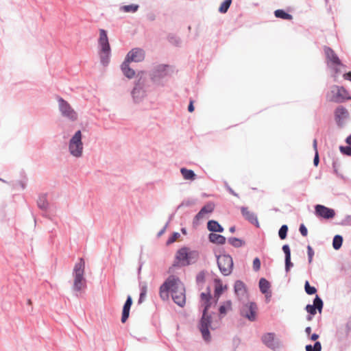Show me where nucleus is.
Listing matches in <instances>:
<instances>
[{
  "label": "nucleus",
  "mask_w": 351,
  "mask_h": 351,
  "mask_svg": "<svg viewBox=\"0 0 351 351\" xmlns=\"http://www.w3.org/2000/svg\"><path fill=\"white\" fill-rule=\"evenodd\" d=\"M257 305L254 302H250L242 305L240 314L250 322H254L257 315Z\"/></svg>",
  "instance_id": "f8f14e48"
},
{
  "label": "nucleus",
  "mask_w": 351,
  "mask_h": 351,
  "mask_svg": "<svg viewBox=\"0 0 351 351\" xmlns=\"http://www.w3.org/2000/svg\"><path fill=\"white\" fill-rule=\"evenodd\" d=\"M145 59V51L141 48H134L126 55L125 60L132 62H141Z\"/></svg>",
  "instance_id": "f3484780"
},
{
  "label": "nucleus",
  "mask_w": 351,
  "mask_h": 351,
  "mask_svg": "<svg viewBox=\"0 0 351 351\" xmlns=\"http://www.w3.org/2000/svg\"><path fill=\"white\" fill-rule=\"evenodd\" d=\"M98 45L101 64L104 66H107L110 62L111 47L109 43L107 31L104 29H99Z\"/></svg>",
  "instance_id": "7ed1b4c3"
},
{
  "label": "nucleus",
  "mask_w": 351,
  "mask_h": 351,
  "mask_svg": "<svg viewBox=\"0 0 351 351\" xmlns=\"http://www.w3.org/2000/svg\"><path fill=\"white\" fill-rule=\"evenodd\" d=\"M304 291L306 293V294H308L309 295H314L317 291L316 287L314 286H311L308 280L305 281Z\"/></svg>",
  "instance_id": "58836bf2"
},
{
  "label": "nucleus",
  "mask_w": 351,
  "mask_h": 351,
  "mask_svg": "<svg viewBox=\"0 0 351 351\" xmlns=\"http://www.w3.org/2000/svg\"><path fill=\"white\" fill-rule=\"evenodd\" d=\"M177 279L174 278V275L169 276L165 281L160 287L159 294L160 298L163 300H167L171 293V287L175 286Z\"/></svg>",
  "instance_id": "ddd939ff"
},
{
  "label": "nucleus",
  "mask_w": 351,
  "mask_h": 351,
  "mask_svg": "<svg viewBox=\"0 0 351 351\" xmlns=\"http://www.w3.org/2000/svg\"><path fill=\"white\" fill-rule=\"evenodd\" d=\"M324 51L325 53V56L328 62H330V64L333 66H339L342 67H345L346 66L341 62L337 54L335 52V51L327 46H324Z\"/></svg>",
  "instance_id": "a211bd4d"
},
{
  "label": "nucleus",
  "mask_w": 351,
  "mask_h": 351,
  "mask_svg": "<svg viewBox=\"0 0 351 351\" xmlns=\"http://www.w3.org/2000/svg\"><path fill=\"white\" fill-rule=\"evenodd\" d=\"M332 169L335 174H338V168L340 167V162L337 158L332 159Z\"/></svg>",
  "instance_id": "5fc2aeb1"
},
{
  "label": "nucleus",
  "mask_w": 351,
  "mask_h": 351,
  "mask_svg": "<svg viewBox=\"0 0 351 351\" xmlns=\"http://www.w3.org/2000/svg\"><path fill=\"white\" fill-rule=\"evenodd\" d=\"M215 209V204L213 202H208L206 203L200 210L203 213V214H209L213 212Z\"/></svg>",
  "instance_id": "c9c22d12"
},
{
  "label": "nucleus",
  "mask_w": 351,
  "mask_h": 351,
  "mask_svg": "<svg viewBox=\"0 0 351 351\" xmlns=\"http://www.w3.org/2000/svg\"><path fill=\"white\" fill-rule=\"evenodd\" d=\"M338 224L341 226H351V215H346L344 219H342L341 221L338 223Z\"/></svg>",
  "instance_id": "09e8293b"
},
{
  "label": "nucleus",
  "mask_w": 351,
  "mask_h": 351,
  "mask_svg": "<svg viewBox=\"0 0 351 351\" xmlns=\"http://www.w3.org/2000/svg\"><path fill=\"white\" fill-rule=\"evenodd\" d=\"M199 258V252L197 250H191L189 247L183 246L176 254L173 266L185 267L192 265L197 261Z\"/></svg>",
  "instance_id": "f257e3e1"
},
{
  "label": "nucleus",
  "mask_w": 351,
  "mask_h": 351,
  "mask_svg": "<svg viewBox=\"0 0 351 351\" xmlns=\"http://www.w3.org/2000/svg\"><path fill=\"white\" fill-rule=\"evenodd\" d=\"M193 103H194L193 99L190 98L189 104V106H188V111L189 112H193L195 110V107H194Z\"/></svg>",
  "instance_id": "052dcab7"
},
{
  "label": "nucleus",
  "mask_w": 351,
  "mask_h": 351,
  "mask_svg": "<svg viewBox=\"0 0 351 351\" xmlns=\"http://www.w3.org/2000/svg\"><path fill=\"white\" fill-rule=\"evenodd\" d=\"M167 40L175 46H179L181 43L180 38L173 34H169L167 36Z\"/></svg>",
  "instance_id": "79ce46f5"
},
{
  "label": "nucleus",
  "mask_w": 351,
  "mask_h": 351,
  "mask_svg": "<svg viewBox=\"0 0 351 351\" xmlns=\"http://www.w3.org/2000/svg\"><path fill=\"white\" fill-rule=\"evenodd\" d=\"M319 337V335L317 334V333H313L311 337H310V339L311 341H314L315 342V341H317V339Z\"/></svg>",
  "instance_id": "69168bd1"
},
{
  "label": "nucleus",
  "mask_w": 351,
  "mask_h": 351,
  "mask_svg": "<svg viewBox=\"0 0 351 351\" xmlns=\"http://www.w3.org/2000/svg\"><path fill=\"white\" fill-rule=\"evenodd\" d=\"M144 71L138 72L137 74L138 80L134 83V86L131 91V95L134 103H140L147 95L149 90V80L143 77Z\"/></svg>",
  "instance_id": "f03ea898"
},
{
  "label": "nucleus",
  "mask_w": 351,
  "mask_h": 351,
  "mask_svg": "<svg viewBox=\"0 0 351 351\" xmlns=\"http://www.w3.org/2000/svg\"><path fill=\"white\" fill-rule=\"evenodd\" d=\"M130 62L124 60L121 65L123 74L128 79H132L135 75V71L130 66Z\"/></svg>",
  "instance_id": "a878e982"
},
{
  "label": "nucleus",
  "mask_w": 351,
  "mask_h": 351,
  "mask_svg": "<svg viewBox=\"0 0 351 351\" xmlns=\"http://www.w3.org/2000/svg\"><path fill=\"white\" fill-rule=\"evenodd\" d=\"M225 186L230 193H231L234 196L239 197L238 193L234 192V191L228 185V184L226 182H225Z\"/></svg>",
  "instance_id": "bf43d9fd"
},
{
  "label": "nucleus",
  "mask_w": 351,
  "mask_h": 351,
  "mask_svg": "<svg viewBox=\"0 0 351 351\" xmlns=\"http://www.w3.org/2000/svg\"><path fill=\"white\" fill-rule=\"evenodd\" d=\"M305 350L306 351H321L322 344L319 341H315L313 346L311 344L306 345Z\"/></svg>",
  "instance_id": "ea45409f"
},
{
  "label": "nucleus",
  "mask_w": 351,
  "mask_h": 351,
  "mask_svg": "<svg viewBox=\"0 0 351 351\" xmlns=\"http://www.w3.org/2000/svg\"><path fill=\"white\" fill-rule=\"evenodd\" d=\"M345 142L348 145H351V134L346 137Z\"/></svg>",
  "instance_id": "774afa93"
},
{
  "label": "nucleus",
  "mask_w": 351,
  "mask_h": 351,
  "mask_svg": "<svg viewBox=\"0 0 351 351\" xmlns=\"http://www.w3.org/2000/svg\"><path fill=\"white\" fill-rule=\"evenodd\" d=\"M132 302L133 301L132 296L130 295H128L127 296L126 300L123 304L122 309V314L121 318V321L122 323H125L128 320L130 316V311L131 306L132 305Z\"/></svg>",
  "instance_id": "4be33fe9"
},
{
  "label": "nucleus",
  "mask_w": 351,
  "mask_h": 351,
  "mask_svg": "<svg viewBox=\"0 0 351 351\" xmlns=\"http://www.w3.org/2000/svg\"><path fill=\"white\" fill-rule=\"evenodd\" d=\"M70 154L75 157H80L83 152L82 134L81 130H77L71 138L69 143Z\"/></svg>",
  "instance_id": "6e6552de"
},
{
  "label": "nucleus",
  "mask_w": 351,
  "mask_h": 351,
  "mask_svg": "<svg viewBox=\"0 0 351 351\" xmlns=\"http://www.w3.org/2000/svg\"><path fill=\"white\" fill-rule=\"evenodd\" d=\"M169 226V222H167L165 225V226L158 232L157 237H161L166 231V229Z\"/></svg>",
  "instance_id": "680f3d73"
},
{
  "label": "nucleus",
  "mask_w": 351,
  "mask_h": 351,
  "mask_svg": "<svg viewBox=\"0 0 351 351\" xmlns=\"http://www.w3.org/2000/svg\"><path fill=\"white\" fill-rule=\"evenodd\" d=\"M204 214L199 210V211L195 215L196 220H200L204 217Z\"/></svg>",
  "instance_id": "e2e57ef3"
},
{
  "label": "nucleus",
  "mask_w": 351,
  "mask_h": 351,
  "mask_svg": "<svg viewBox=\"0 0 351 351\" xmlns=\"http://www.w3.org/2000/svg\"><path fill=\"white\" fill-rule=\"evenodd\" d=\"M343 238L340 234H336L334 236L332 239V247L335 250H339L343 244Z\"/></svg>",
  "instance_id": "72a5a7b5"
},
{
  "label": "nucleus",
  "mask_w": 351,
  "mask_h": 351,
  "mask_svg": "<svg viewBox=\"0 0 351 351\" xmlns=\"http://www.w3.org/2000/svg\"><path fill=\"white\" fill-rule=\"evenodd\" d=\"M313 149L315 151V156H314V158H313V165L315 167H317L319 163V153H318V150H317V141L316 138H315L313 141Z\"/></svg>",
  "instance_id": "4c0bfd02"
},
{
  "label": "nucleus",
  "mask_w": 351,
  "mask_h": 351,
  "mask_svg": "<svg viewBox=\"0 0 351 351\" xmlns=\"http://www.w3.org/2000/svg\"><path fill=\"white\" fill-rule=\"evenodd\" d=\"M140 294L139 296L145 299L147 291V283L145 282H139Z\"/></svg>",
  "instance_id": "37998d69"
},
{
  "label": "nucleus",
  "mask_w": 351,
  "mask_h": 351,
  "mask_svg": "<svg viewBox=\"0 0 351 351\" xmlns=\"http://www.w3.org/2000/svg\"><path fill=\"white\" fill-rule=\"evenodd\" d=\"M261 262L258 257H256L253 260L252 267L254 271H258L261 269Z\"/></svg>",
  "instance_id": "8fccbe9b"
},
{
  "label": "nucleus",
  "mask_w": 351,
  "mask_h": 351,
  "mask_svg": "<svg viewBox=\"0 0 351 351\" xmlns=\"http://www.w3.org/2000/svg\"><path fill=\"white\" fill-rule=\"evenodd\" d=\"M260 291L263 293H268L271 291V283L265 278H261L258 282Z\"/></svg>",
  "instance_id": "c756f323"
},
{
  "label": "nucleus",
  "mask_w": 351,
  "mask_h": 351,
  "mask_svg": "<svg viewBox=\"0 0 351 351\" xmlns=\"http://www.w3.org/2000/svg\"><path fill=\"white\" fill-rule=\"evenodd\" d=\"M47 195L48 194L47 193H40L36 200V204L38 208L44 212L43 216L50 219L49 215L47 214V212L50 208V203L47 199Z\"/></svg>",
  "instance_id": "aec40b11"
},
{
  "label": "nucleus",
  "mask_w": 351,
  "mask_h": 351,
  "mask_svg": "<svg viewBox=\"0 0 351 351\" xmlns=\"http://www.w3.org/2000/svg\"><path fill=\"white\" fill-rule=\"evenodd\" d=\"M323 307L324 302L322 299L318 295H315V297L313 300V304H307L305 307V310L308 314L315 315L317 311L322 313Z\"/></svg>",
  "instance_id": "dca6fc26"
},
{
  "label": "nucleus",
  "mask_w": 351,
  "mask_h": 351,
  "mask_svg": "<svg viewBox=\"0 0 351 351\" xmlns=\"http://www.w3.org/2000/svg\"><path fill=\"white\" fill-rule=\"evenodd\" d=\"M228 243L233 247L238 248L245 245V241L237 237H230L228 239Z\"/></svg>",
  "instance_id": "f704fd0d"
},
{
  "label": "nucleus",
  "mask_w": 351,
  "mask_h": 351,
  "mask_svg": "<svg viewBox=\"0 0 351 351\" xmlns=\"http://www.w3.org/2000/svg\"><path fill=\"white\" fill-rule=\"evenodd\" d=\"M335 120L338 127L341 128L344 125V120L348 118V110L343 106H337L335 110Z\"/></svg>",
  "instance_id": "6ab92c4d"
},
{
  "label": "nucleus",
  "mask_w": 351,
  "mask_h": 351,
  "mask_svg": "<svg viewBox=\"0 0 351 351\" xmlns=\"http://www.w3.org/2000/svg\"><path fill=\"white\" fill-rule=\"evenodd\" d=\"M207 229L210 233H222L224 231L223 227L216 220L210 219L207 222Z\"/></svg>",
  "instance_id": "393cba45"
},
{
  "label": "nucleus",
  "mask_w": 351,
  "mask_h": 351,
  "mask_svg": "<svg viewBox=\"0 0 351 351\" xmlns=\"http://www.w3.org/2000/svg\"><path fill=\"white\" fill-rule=\"evenodd\" d=\"M339 151L342 154L345 156H351V145H340Z\"/></svg>",
  "instance_id": "49530a36"
},
{
  "label": "nucleus",
  "mask_w": 351,
  "mask_h": 351,
  "mask_svg": "<svg viewBox=\"0 0 351 351\" xmlns=\"http://www.w3.org/2000/svg\"><path fill=\"white\" fill-rule=\"evenodd\" d=\"M58 102L59 110L64 117L72 121L77 119L76 112L71 108L68 101L61 97H58Z\"/></svg>",
  "instance_id": "9d476101"
},
{
  "label": "nucleus",
  "mask_w": 351,
  "mask_h": 351,
  "mask_svg": "<svg viewBox=\"0 0 351 351\" xmlns=\"http://www.w3.org/2000/svg\"><path fill=\"white\" fill-rule=\"evenodd\" d=\"M232 0H224L219 7L218 11L221 14H225L228 12Z\"/></svg>",
  "instance_id": "e433bc0d"
},
{
  "label": "nucleus",
  "mask_w": 351,
  "mask_h": 351,
  "mask_svg": "<svg viewBox=\"0 0 351 351\" xmlns=\"http://www.w3.org/2000/svg\"><path fill=\"white\" fill-rule=\"evenodd\" d=\"M288 226L286 224H283L281 226L278 230V237L281 240H284L287 237V232H288Z\"/></svg>",
  "instance_id": "a19ab883"
},
{
  "label": "nucleus",
  "mask_w": 351,
  "mask_h": 351,
  "mask_svg": "<svg viewBox=\"0 0 351 351\" xmlns=\"http://www.w3.org/2000/svg\"><path fill=\"white\" fill-rule=\"evenodd\" d=\"M241 212L245 220L248 221L250 223L255 225L256 227H259L257 216L253 212L249 211L247 207L241 206Z\"/></svg>",
  "instance_id": "412c9836"
},
{
  "label": "nucleus",
  "mask_w": 351,
  "mask_h": 351,
  "mask_svg": "<svg viewBox=\"0 0 351 351\" xmlns=\"http://www.w3.org/2000/svg\"><path fill=\"white\" fill-rule=\"evenodd\" d=\"M84 267L85 263L83 258H80V261L75 264L73 271L74 277L73 289L75 291L79 292L86 287V280L84 277Z\"/></svg>",
  "instance_id": "39448f33"
},
{
  "label": "nucleus",
  "mask_w": 351,
  "mask_h": 351,
  "mask_svg": "<svg viewBox=\"0 0 351 351\" xmlns=\"http://www.w3.org/2000/svg\"><path fill=\"white\" fill-rule=\"evenodd\" d=\"M138 8L139 5L138 4L132 3L121 6L120 10L127 13H135Z\"/></svg>",
  "instance_id": "473e14b6"
},
{
  "label": "nucleus",
  "mask_w": 351,
  "mask_h": 351,
  "mask_svg": "<svg viewBox=\"0 0 351 351\" xmlns=\"http://www.w3.org/2000/svg\"><path fill=\"white\" fill-rule=\"evenodd\" d=\"M351 332V317L348 320L345 325V336L348 337Z\"/></svg>",
  "instance_id": "6e6d98bb"
},
{
  "label": "nucleus",
  "mask_w": 351,
  "mask_h": 351,
  "mask_svg": "<svg viewBox=\"0 0 351 351\" xmlns=\"http://www.w3.org/2000/svg\"><path fill=\"white\" fill-rule=\"evenodd\" d=\"M343 78L346 80H349L351 82V71H348L343 74Z\"/></svg>",
  "instance_id": "0e129e2a"
},
{
  "label": "nucleus",
  "mask_w": 351,
  "mask_h": 351,
  "mask_svg": "<svg viewBox=\"0 0 351 351\" xmlns=\"http://www.w3.org/2000/svg\"><path fill=\"white\" fill-rule=\"evenodd\" d=\"M212 315L210 314L202 313V317L199 320L198 328L202 334V338L205 341H209L211 339L210 329L215 330L217 326L213 324Z\"/></svg>",
  "instance_id": "423d86ee"
},
{
  "label": "nucleus",
  "mask_w": 351,
  "mask_h": 351,
  "mask_svg": "<svg viewBox=\"0 0 351 351\" xmlns=\"http://www.w3.org/2000/svg\"><path fill=\"white\" fill-rule=\"evenodd\" d=\"M315 215L319 217L324 219H331L335 217L336 213L333 208L327 207L322 204H316L314 206Z\"/></svg>",
  "instance_id": "2eb2a0df"
},
{
  "label": "nucleus",
  "mask_w": 351,
  "mask_h": 351,
  "mask_svg": "<svg viewBox=\"0 0 351 351\" xmlns=\"http://www.w3.org/2000/svg\"><path fill=\"white\" fill-rule=\"evenodd\" d=\"M215 289H214V295L216 298H219L221 295L223 293L225 289H227L226 285L223 286L222 281L220 278H217L215 280Z\"/></svg>",
  "instance_id": "c85d7f7f"
},
{
  "label": "nucleus",
  "mask_w": 351,
  "mask_h": 351,
  "mask_svg": "<svg viewBox=\"0 0 351 351\" xmlns=\"http://www.w3.org/2000/svg\"><path fill=\"white\" fill-rule=\"evenodd\" d=\"M219 252V254L215 252L217 267L222 275L228 276L232 274L233 270V259L223 249H221Z\"/></svg>",
  "instance_id": "20e7f679"
},
{
  "label": "nucleus",
  "mask_w": 351,
  "mask_h": 351,
  "mask_svg": "<svg viewBox=\"0 0 351 351\" xmlns=\"http://www.w3.org/2000/svg\"><path fill=\"white\" fill-rule=\"evenodd\" d=\"M205 272L201 271L196 276V282L197 284L204 283L205 282Z\"/></svg>",
  "instance_id": "3c124183"
},
{
  "label": "nucleus",
  "mask_w": 351,
  "mask_h": 351,
  "mask_svg": "<svg viewBox=\"0 0 351 351\" xmlns=\"http://www.w3.org/2000/svg\"><path fill=\"white\" fill-rule=\"evenodd\" d=\"M307 255H308V261L309 263H311L313 261V258L315 254L314 250L311 245H307Z\"/></svg>",
  "instance_id": "603ef678"
},
{
  "label": "nucleus",
  "mask_w": 351,
  "mask_h": 351,
  "mask_svg": "<svg viewBox=\"0 0 351 351\" xmlns=\"http://www.w3.org/2000/svg\"><path fill=\"white\" fill-rule=\"evenodd\" d=\"M263 294L265 295L266 302H269L271 297V291L268 292V293Z\"/></svg>",
  "instance_id": "338daca9"
},
{
  "label": "nucleus",
  "mask_w": 351,
  "mask_h": 351,
  "mask_svg": "<svg viewBox=\"0 0 351 351\" xmlns=\"http://www.w3.org/2000/svg\"><path fill=\"white\" fill-rule=\"evenodd\" d=\"M282 250L285 254V271L288 273L293 266L291 262V249L288 244H285L282 245Z\"/></svg>",
  "instance_id": "5701e85b"
},
{
  "label": "nucleus",
  "mask_w": 351,
  "mask_h": 351,
  "mask_svg": "<svg viewBox=\"0 0 351 351\" xmlns=\"http://www.w3.org/2000/svg\"><path fill=\"white\" fill-rule=\"evenodd\" d=\"M174 278L177 279V282L175 286L171 287V298L177 305L183 307L186 304L185 288L178 277L174 276Z\"/></svg>",
  "instance_id": "0eeeda50"
},
{
  "label": "nucleus",
  "mask_w": 351,
  "mask_h": 351,
  "mask_svg": "<svg viewBox=\"0 0 351 351\" xmlns=\"http://www.w3.org/2000/svg\"><path fill=\"white\" fill-rule=\"evenodd\" d=\"M332 94L330 101L335 103H342L346 100H351L348 91L343 87L335 85L331 90Z\"/></svg>",
  "instance_id": "9b49d317"
},
{
  "label": "nucleus",
  "mask_w": 351,
  "mask_h": 351,
  "mask_svg": "<svg viewBox=\"0 0 351 351\" xmlns=\"http://www.w3.org/2000/svg\"><path fill=\"white\" fill-rule=\"evenodd\" d=\"M209 242L216 245H223L226 242V238L221 234L210 233L208 236Z\"/></svg>",
  "instance_id": "bb28decb"
},
{
  "label": "nucleus",
  "mask_w": 351,
  "mask_h": 351,
  "mask_svg": "<svg viewBox=\"0 0 351 351\" xmlns=\"http://www.w3.org/2000/svg\"><path fill=\"white\" fill-rule=\"evenodd\" d=\"M211 305H212V301L211 300H208V301H206V302H202V306L203 308H202V313L209 314L208 311H209L210 308L211 307Z\"/></svg>",
  "instance_id": "de8ad7c7"
},
{
  "label": "nucleus",
  "mask_w": 351,
  "mask_h": 351,
  "mask_svg": "<svg viewBox=\"0 0 351 351\" xmlns=\"http://www.w3.org/2000/svg\"><path fill=\"white\" fill-rule=\"evenodd\" d=\"M274 16L278 19H281L287 21H291L293 19V16L283 9H278L275 10Z\"/></svg>",
  "instance_id": "2f4dec72"
},
{
  "label": "nucleus",
  "mask_w": 351,
  "mask_h": 351,
  "mask_svg": "<svg viewBox=\"0 0 351 351\" xmlns=\"http://www.w3.org/2000/svg\"><path fill=\"white\" fill-rule=\"evenodd\" d=\"M180 173L184 179L186 180H194L197 177V175L193 170L188 169L185 167H182L180 169Z\"/></svg>",
  "instance_id": "7c9ffc66"
},
{
  "label": "nucleus",
  "mask_w": 351,
  "mask_h": 351,
  "mask_svg": "<svg viewBox=\"0 0 351 351\" xmlns=\"http://www.w3.org/2000/svg\"><path fill=\"white\" fill-rule=\"evenodd\" d=\"M262 343L268 348L276 350L280 348V340L274 332H266L261 337Z\"/></svg>",
  "instance_id": "4468645a"
},
{
  "label": "nucleus",
  "mask_w": 351,
  "mask_h": 351,
  "mask_svg": "<svg viewBox=\"0 0 351 351\" xmlns=\"http://www.w3.org/2000/svg\"><path fill=\"white\" fill-rule=\"evenodd\" d=\"M10 185L13 189H16L18 186H20L23 190H24L26 188L27 183L26 181L23 180H18V181H12L10 183Z\"/></svg>",
  "instance_id": "c03bdc74"
},
{
  "label": "nucleus",
  "mask_w": 351,
  "mask_h": 351,
  "mask_svg": "<svg viewBox=\"0 0 351 351\" xmlns=\"http://www.w3.org/2000/svg\"><path fill=\"white\" fill-rule=\"evenodd\" d=\"M232 309L231 300H227L221 304L219 307V318L222 319L227 313Z\"/></svg>",
  "instance_id": "cd10ccee"
},
{
  "label": "nucleus",
  "mask_w": 351,
  "mask_h": 351,
  "mask_svg": "<svg viewBox=\"0 0 351 351\" xmlns=\"http://www.w3.org/2000/svg\"><path fill=\"white\" fill-rule=\"evenodd\" d=\"M144 264V261H142V258H141V254L140 255V257H139V260H138V269H137V275H138V279L140 280L141 279V269H142V267Z\"/></svg>",
  "instance_id": "13d9d810"
},
{
  "label": "nucleus",
  "mask_w": 351,
  "mask_h": 351,
  "mask_svg": "<svg viewBox=\"0 0 351 351\" xmlns=\"http://www.w3.org/2000/svg\"><path fill=\"white\" fill-rule=\"evenodd\" d=\"M169 65L165 64L154 66L149 73L152 82L156 84H160L162 80L169 75Z\"/></svg>",
  "instance_id": "1a4fd4ad"
},
{
  "label": "nucleus",
  "mask_w": 351,
  "mask_h": 351,
  "mask_svg": "<svg viewBox=\"0 0 351 351\" xmlns=\"http://www.w3.org/2000/svg\"><path fill=\"white\" fill-rule=\"evenodd\" d=\"M200 298L202 302L211 300H212V295L210 292H202L200 294Z\"/></svg>",
  "instance_id": "864d4df0"
},
{
  "label": "nucleus",
  "mask_w": 351,
  "mask_h": 351,
  "mask_svg": "<svg viewBox=\"0 0 351 351\" xmlns=\"http://www.w3.org/2000/svg\"><path fill=\"white\" fill-rule=\"evenodd\" d=\"M180 237V234L178 232H173L171 235L168 238L166 245H169L173 243L176 239Z\"/></svg>",
  "instance_id": "a18cd8bd"
},
{
  "label": "nucleus",
  "mask_w": 351,
  "mask_h": 351,
  "mask_svg": "<svg viewBox=\"0 0 351 351\" xmlns=\"http://www.w3.org/2000/svg\"><path fill=\"white\" fill-rule=\"evenodd\" d=\"M299 231L302 236L306 237L308 234V229L304 223H301L299 226Z\"/></svg>",
  "instance_id": "4d7b16f0"
},
{
  "label": "nucleus",
  "mask_w": 351,
  "mask_h": 351,
  "mask_svg": "<svg viewBox=\"0 0 351 351\" xmlns=\"http://www.w3.org/2000/svg\"><path fill=\"white\" fill-rule=\"evenodd\" d=\"M234 291L239 299L243 298L247 293V287L245 283L241 280H237L234 285Z\"/></svg>",
  "instance_id": "b1692460"
}]
</instances>
